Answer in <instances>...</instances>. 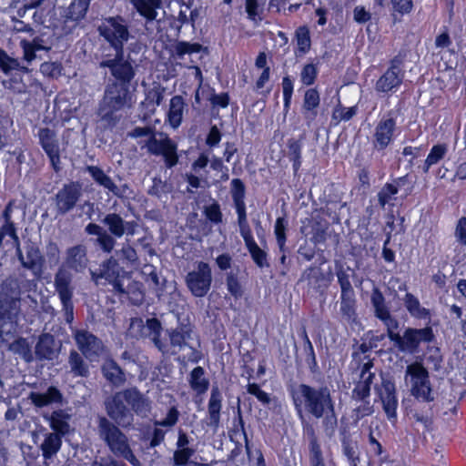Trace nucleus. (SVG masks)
Listing matches in <instances>:
<instances>
[{"label":"nucleus","mask_w":466,"mask_h":466,"mask_svg":"<svg viewBox=\"0 0 466 466\" xmlns=\"http://www.w3.org/2000/svg\"><path fill=\"white\" fill-rule=\"evenodd\" d=\"M0 68L5 73H9L12 70L19 69L20 64L17 59L10 57L5 51L0 48Z\"/></svg>","instance_id":"nucleus-57"},{"label":"nucleus","mask_w":466,"mask_h":466,"mask_svg":"<svg viewBox=\"0 0 466 466\" xmlns=\"http://www.w3.org/2000/svg\"><path fill=\"white\" fill-rule=\"evenodd\" d=\"M448 150H449V147H448L447 144L439 143V144L434 145L431 148V150L424 161V164L422 167L423 172L424 173L429 172L431 167L438 164L441 160H442L445 157V156L447 155Z\"/></svg>","instance_id":"nucleus-38"},{"label":"nucleus","mask_w":466,"mask_h":466,"mask_svg":"<svg viewBox=\"0 0 466 466\" xmlns=\"http://www.w3.org/2000/svg\"><path fill=\"white\" fill-rule=\"evenodd\" d=\"M73 275L64 268H59L55 274L54 287L61 301L65 319L71 323L74 319V305L72 302L74 287L72 285Z\"/></svg>","instance_id":"nucleus-9"},{"label":"nucleus","mask_w":466,"mask_h":466,"mask_svg":"<svg viewBox=\"0 0 466 466\" xmlns=\"http://www.w3.org/2000/svg\"><path fill=\"white\" fill-rule=\"evenodd\" d=\"M195 450L192 448H177L174 452L173 460L176 466H184L194 455Z\"/></svg>","instance_id":"nucleus-56"},{"label":"nucleus","mask_w":466,"mask_h":466,"mask_svg":"<svg viewBox=\"0 0 466 466\" xmlns=\"http://www.w3.org/2000/svg\"><path fill=\"white\" fill-rule=\"evenodd\" d=\"M289 158L292 161L293 169L297 172L301 167L302 141L290 139L288 142Z\"/></svg>","instance_id":"nucleus-46"},{"label":"nucleus","mask_w":466,"mask_h":466,"mask_svg":"<svg viewBox=\"0 0 466 466\" xmlns=\"http://www.w3.org/2000/svg\"><path fill=\"white\" fill-rule=\"evenodd\" d=\"M62 446V436L58 433L46 432L40 445L43 458L47 461L57 454Z\"/></svg>","instance_id":"nucleus-32"},{"label":"nucleus","mask_w":466,"mask_h":466,"mask_svg":"<svg viewBox=\"0 0 466 466\" xmlns=\"http://www.w3.org/2000/svg\"><path fill=\"white\" fill-rule=\"evenodd\" d=\"M318 75V69L313 64H307L301 70L300 80L305 86H310L314 83Z\"/></svg>","instance_id":"nucleus-58"},{"label":"nucleus","mask_w":466,"mask_h":466,"mask_svg":"<svg viewBox=\"0 0 466 466\" xmlns=\"http://www.w3.org/2000/svg\"><path fill=\"white\" fill-rule=\"evenodd\" d=\"M230 192L237 214L245 213V185L239 178L232 179Z\"/></svg>","instance_id":"nucleus-36"},{"label":"nucleus","mask_w":466,"mask_h":466,"mask_svg":"<svg viewBox=\"0 0 466 466\" xmlns=\"http://www.w3.org/2000/svg\"><path fill=\"white\" fill-rule=\"evenodd\" d=\"M70 370L75 377H87L89 375L88 365L76 350H71L68 358Z\"/></svg>","instance_id":"nucleus-41"},{"label":"nucleus","mask_w":466,"mask_h":466,"mask_svg":"<svg viewBox=\"0 0 466 466\" xmlns=\"http://www.w3.org/2000/svg\"><path fill=\"white\" fill-rule=\"evenodd\" d=\"M222 393L218 387L211 389L210 398L208 404V425L217 429L220 421V411L222 409Z\"/></svg>","instance_id":"nucleus-26"},{"label":"nucleus","mask_w":466,"mask_h":466,"mask_svg":"<svg viewBox=\"0 0 466 466\" xmlns=\"http://www.w3.org/2000/svg\"><path fill=\"white\" fill-rule=\"evenodd\" d=\"M132 104L128 86L118 82L107 84L97 112L100 121L106 127H115L122 117L119 112L130 108Z\"/></svg>","instance_id":"nucleus-2"},{"label":"nucleus","mask_w":466,"mask_h":466,"mask_svg":"<svg viewBox=\"0 0 466 466\" xmlns=\"http://www.w3.org/2000/svg\"><path fill=\"white\" fill-rule=\"evenodd\" d=\"M5 238L13 240V247L18 248L20 240L16 233L15 226L2 225L0 228V248L4 245Z\"/></svg>","instance_id":"nucleus-54"},{"label":"nucleus","mask_w":466,"mask_h":466,"mask_svg":"<svg viewBox=\"0 0 466 466\" xmlns=\"http://www.w3.org/2000/svg\"><path fill=\"white\" fill-rule=\"evenodd\" d=\"M191 332V329L187 326H179L167 329V334L169 338V342H167V344L169 351L161 353L163 355L177 354L187 345V340L190 339Z\"/></svg>","instance_id":"nucleus-24"},{"label":"nucleus","mask_w":466,"mask_h":466,"mask_svg":"<svg viewBox=\"0 0 466 466\" xmlns=\"http://www.w3.org/2000/svg\"><path fill=\"white\" fill-rule=\"evenodd\" d=\"M9 350L21 356L26 362L33 360L31 346L26 339L19 338L9 345Z\"/></svg>","instance_id":"nucleus-45"},{"label":"nucleus","mask_w":466,"mask_h":466,"mask_svg":"<svg viewBox=\"0 0 466 466\" xmlns=\"http://www.w3.org/2000/svg\"><path fill=\"white\" fill-rule=\"evenodd\" d=\"M340 312L348 320H354L356 318V299L355 293L340 294Z\"/></svg>","instance_id":"nucleus-43"},{"label":"nucleus","mask_w":466,"mask_h":466,"mask_svg":"<svg viewBox=\"0 0 466 466\" xmlns=\"http://www.w3.org/2000/svg\"><path fill=\"white\" fill-rule=\"evenodd\" d=\"M357 113L356 106H350V107H343L340 106L339 108H336L333 113V118L338 119L339 121H349Z\"/></svg>","instance_id":"nucleus-63"},{"label":"nucleus","mask_w":466,"mask_h":466,"mask_svg":"<svg viewBox=\"0 0 466 466\" xmlns=\"http://www.w3.org/2000/svg\"><path fill=\"white\" fill-rule=\"evenodd\" d=\"M58 349L55 338L48 333L42 334L35 345V355L39 360H52L57 356Z\"/></svg>","instance_id":"nucleus-28"},{"label":"nucleus","mask_w":466,"mask_h":466,"mask_svg":"<svg viewBox=\"0 0 466 466\" xmlns=\"http://www.w3.org/2000/svg\"><path fill=\"white\" fill-rule=\"evenodd\" d=\"M44 418L49 422L50 428L54 431L53 433H58L63 437L69 432L70 416L64 410H55L50 415L44 416Z\"/></svg>","instance_id":"nucleus-31"},{"label":"nucleus","mask_w":466,"mask_h":466,"mask_svg":"<svg viewBox=\"0 0 466 466\" xmlns=\"http://www.w3.org/2000/svg\"><path fill=\"white\" fill-rule=\"evenodd\" d=\"M73 338L77 349L90 361H95L104 351L103 342L86 329H75Z\"/></svg>","instance_id":"nucleus-14"},{"label":"nucleus","mask_w":466,"mask_h":466,"mask_svg":"<svg viewBox=\"0 0 466 466\" xmlns=\"http://www.w3.org/2000/svg\"><path fill=\"white\" fill-rule=\"evenodd\" d=\"M102 222L108 228L109 232L116 238H121L130 225L129 222L124 221V219L116 213L107 214Z\"/></svg>","instance_id":"nucleus-35"},{"label":"nucleus","mask_w":466,"mask_h":466,"mask_svg":"<svg viewBox=\"0 0 466 466\" xmlns=\"http://www.w3.org/2000/svg\"><path fill=\"white\" fill-rule=\"evenodd\" d=\"M46 257L50 265H57L60 260V249L56 243L50 241L46 246Z\"/></svg>","instance_id":"nucleus-61"},{"label":"nucleus","mask_w":466,"mask_h":466,"mask_svg":"<svg viewBox=\"0 0 466 466\" xmlns=\"http://www.w3.org/2000/svg\"><path fill=\"white\" fill-rule=\"evenodd\" d=\"M102 371L106 379L114 385H121L125 382L124 373L113 360H106L102 366Z\"/></svg>","instance_id":"nucleus-40"},{"label":"nucleus","mask_w":466,"mask_h":466,"mask_svg":"<svg viewBox=\"0 0 466 466\" xmlns=\"http://www.w3.org/2000/svg\"><path fill=\"white\" fill-rule=\"evenodd\" d=\"M456 240L462 246H466V218H461L455 228Z\"/></svg>","instance_id":"nucleus-64"},{"label":"nucleus","mask_w":466,"mask_h":466,"mask_svg":"<svg viewBox=\"0 0 466 466\" xmlns=\"http://www.w3.org/2000/svg\"><path fill=\"white\" fill-rule=\"evenodd\" d=\"M90 0H73L67 8L66 17L72 21H78L85 17Z\"/></svg>","instance_id":"nucleus-44"},{"label":"nucleus","mask_w":466,"mask_h":466,"mask_svg":"<svg viewBox=\"0 0 466 466\" xmlns=\"http://www.w3.org/2000/svg\"><path fill=\"white\" fill-rule=\"evenodd\" d=\"M296 41L300 54H306L309 51L311 41L309 31L306 26H300L296 30Z\"/></svg>","instance_id":"nucleus-49"},{"label":"nucleus","mask_w":466,"mask_h":466,"mask_svg":"<svg viewBox=\"0 0 466 466\" xmlns=\"http://www.w3.org/2000/svg\"><path fill=\"white\" fill-rule=\"evenodd\" d=\"M130 4L140 16L147 22H152L157 19L158 10L163 5V0H130Z\"/></svg>","instance_id":"nucleus-25"},{"label":"nucleus","mask_w":466,"mask_h":466,"mask_svg":"<svg viewBox=\"0 0 466 466\" xmlns=\"http://www.w3.org/2000/svg\"><path fill=\"white\" fill-rule=\"evenodd\" d=\"M186 106L187 105L181 96H175L170 99L167 121L174 129L181 125Z\"/></svg>","instance_id":"nucleus-30"},{"label":"nucleus","mask_w":466,"mask_h":466,"mask_svg":"<svg viewBox=\"0 0 466 466\" xmlns=\"http://www.w3.org/2000/svg\"><path fill=\"white\" fill-rule=\"evenodd\" d=\"M91 278L96 284H99V280L101 279H105L117 292L129 293V290L127 289L124 285L126 277L124 275H120L118 263L113 258L104 261L100 265L98 271H91Z\"/></svg>","instance_id":"nucleus-13"},{"label":"nucleus","mask_w":466,"mask_h":466,"mask_svg":"<svg viewBox=\"0 0 466 466\" xmlns=\"http://www.w3.org/2000/svg\"><path fill=\"white\" fill-rule=\"evenodd\" d=\"M253 261L258 268L268 267V263L267 260V253L262 250L257 243H254L248 247H247Z\"/></svg>","instance_id":"nucleus-53"},{"label":"nucleus","mask_w":466,"mask_h":466,"mask_svg":"<svg viewBox=\"0 0 466 466\" xmlns=\"http://www.w3.org/2000/svg\"><path fill=\"white\" fill-rule=\"evenodd\" d=\"M126 391H118L105 400V409L107 416L122 428L132 425L134 421L133 412L125 404Z\"/></svg>","instance_id":"nucleus-11"},{"label":"nucleus","mask_w":466,"mask_h":466,"mask_svg":"<svg viewBox=\"0 0 466 466\" xmlns=\"http://www.w3.org/2000/svg\"><path fill=\"white\" fill-rule=\"evenodd\" d=\"M397 132L396 119L390 114L382 116L374 128L373 147L381 151L389 147L395 139Z\"/></svg>","instance_id":"nucleus-16"},{"label":"nucleus","mask_w":466,"mask_h":466,"mask_svg":"<svg viewBox=\"0 0 466 466\" xmlns=\"http://www.w3.org/2000/svg\"><path fill=\"white\" fill-rule=\"evenodd\" d=\"M162 325L160 321L155 318L148 319L144 326V333L153 342L155 347L160 352L169 351L167 341L161 339Z\"/></svg>","instance_id":"nucleus-27"},{"label":"nucleus","mask_w":466,"mask_h":466,"mask_svg":"<svg viewBox=\"0 0 466 466\" xmlns=\"http://www.w3.org/2000/svg\"><path fill=\"white\" fill-rule=\"evenodd\" d=\"M403 303L408 312L416 319H427L430 310L420 305V300L411 293H406Z\"/></svg>","instance_id":"nucleus-37"},{"label":"nucleus","mask_w":466,"mask_h":466,"mask_svg":"<svg viewBox=\"0 0 466 466\" xmlns=\"http://www.w3.org/2000/svg\"><path fill=\"white\" fill-rule=\"evenodd\" d=\"M20 46L23 49L24 59L27 63H31L36 58V52L50 49V46L40 37H35L31 42L23 39L20 41Z\"/></svg>","instance_id":"nucleus-33"},{"label":"nucleus","mask_w":466,"mask_h":466,"mask_svg":"<svg viewBox=\"0 0 466 466\" xmlns=\"http://www.w3.org/2000/svg\"><path fill=\"white\" fill-rule=\"evenodd\" d=\"M43 75L50 77H57L61 75L62 66L56 62H45L40 66Z\"/></svg>","instance_id":"nucleus-62"},{"label":"nucleus","mask_w":466,"mask_h":466,"mask_svg":"<svg viewBox=\"0 0 466 466\" xmlns=\"http://www.w3.org/2000/svg\"><path fill=\"white\" fill-rule=\"evenodd\" d=\"M86 170L97 184L108 189L115 196L121 197L118 187L113 182L111 177L104 172L103 169L96 166H87Z\"/></svg>","instance_id":"nucleus-34"},{"label":"nucleus","mask_w":466,"mask_h":466,"mask_svg":"<svg viewBox=\"0 0 466 466\" xmlns=\"http://www.w3.org/2000/svg\"><path fill=\"white\" fill-rule=\"evenodd\" d=\"M87 263L86 248L84 245H76L66 249L64 264L60 268H64L67 272L69 268L79 273L86 268Z\"/></svg>","instance_id":"nucleus-20"},{"label":"nucleus","mask_w":466,"mask_h":466,"mask_svg":"<svg viewBox=\"0 0 466 466\" xmlns=\"http://www.w3.org/2000/svg\"><path fill=\"white\" fill-rule=\"evenodd\" d=\"M29 398L32 403L38 408L62 401L60 390L53 386L49 387L46 392H31Z\"/></svg>","instance_id":"nucleus-29"},{"label":"nucleus","mask_w":466,"mask_h":466,"mask_svg":"<svg viewBox=\"0 0 466 466\" xmlns=\"http://www.w3.org/2000/svg\"><path fill=\"white\" fill-rule=\"evenodd\" d=\"M309 462L310 466H326L320 445L315 436H313L309 441Z\"/></svg>","instance_id":"nucleus-51"},{"label":"nucleus","mask_w":466,"mask_h":466,"mask_svg":"<svg viewBox=\"0 0 466 466\" xmlns=\"http://www.w3.org/2000/svg\"><path fill=\"white\" fill-rule=\"evenodd\" d=\"M128 136L140 138L138 144L141 145V147H146L150 154L162 156L167 167L171 168L177 164V145L167 137L157 139L152 129L147 127H137Z\"/></svg>","instance_id":"nucleus-3"},{"label":"nucleus","mask_w":466,"mask_h":466,"mask_svg":"<svg viewBox=\"0 0 466 466\" xmlns=\"http://www.w3.org/2000/svg\"><path fill=\"white\" fill-rule=\"evenodd\" d=\"M125 391L126 402L131 407V411L142 418L147 417L151 411L150 400L137 388H129Z\"/></svg>","instance_id":"nucleus-23"},{"label":"nucleus","mask_w":466,"mask_h":466,"mask_svg":"<svg viewBox=\"0 0 466 466\" xmlns=\"http://www.w3.org/2000/svg\"><path fill=\"white\" fill-rule=\"evenodd\" d=\"M202 46L198 43L179 41L174 46L173 56L178 60H185L186 56L198 54L201 51Z\"/></svg>","instance_id":"nucleus-42"},{"label":"nucleus","mask_w":466,"mask_h":466,"mask_svg":"<svg viewBox=\"0 0 466 466\" xmlns=\"http://www.w3.org/2000/svg\"><path fill=\"white\" fill-rule=\"evenodd\" d=\"M398 329L399 322L387 332V335L398 350L402 353H417L420 343L431 342L434 339L432 329L430 327L423 329L408 328L402 335L398 332Z\"/></svg>","instance_id":"nucleus-6"},{"label":"nucleus","mask_w":466,"mask_h":466,"mask_svg":"<svg viewBox=\"0 0 466 466\" xmlns=\"http://www.w3.org/2000/svg\"><path fill=\"white\" fill-rule=\"evenodd\" d=\"M248 393L255 396L258 401L264 405H268L271 401L270 395L262 390L257 383H248L247 385Z\"/></svg>","instance_id":"nucleus-59"},{"label":"nucleus","mask_w":466,"mask_h":466,"mask_svg":"<svg viewBox=\"0 0 466 466\" xmlns=\"http://www.w3.org/2000/svg\"><path fill=\"white\" fill-rule=\"evenodd\" d=\"M25 250L24 253L20 245L15 248L17 258L22 267L30 270L35 278H41L44 272L45 258L39 248L34 243L28 242Z\"/></svg>","instance_id":"nucleus-15"},{"label":"nucleus","mask_w":466,"mask_h":466,"mask_svg":"<svg viewBox=\"0 0 466 466\" xmlns=\"http://www.w3.org/2000/svg\"><path fill=\"white\" fill-rule=\"evenodd\" d=\"M98 33L116 51L124 50V45L129 40L130 32L126 19L120 15L102 19Z\"/></svg>","instance_id":"nucleus-7"},{"label":"nucleus","mask_w":466,"mask_h":466,"mask_svg":"<svg viewBox=\"0 0 466 466\" xmlns=\"http://www.w3.org/2000/svg\"><path fill=\"white\" fill-rule=\"evenodd\" d=\"M370 301L374 309L376 318L380 319L386 327L387 332L393 329L398 320L391 316L390 309L385 302V298L378 288H374L371 292Z\"/></svg>","instance_id":"nucleus-21"},{"label":"nucleus","mask_w":466,"mask_h":466,"mask_svg":"<svg viewBox=\"0 0 466 466\" xmlns=\"http://www.w3.org/2000/svg\"><path fill=\"white\" fill-rule=\"evenodd\" d=\"M189 385L198 394H203L208 390L209 381L205 377L202 367L198 366L193 369L189 377Z\"/></svg>","instance_id":"nucleus-39"},{"label":"nucleus","mask_w":466,"mask_h":466,"mask_svg":"<svg viewBox=\"0 0 466 466\" xmlns=\"http://www.w3.org/2000/svg\"><path fill=\"white\" fill-rule=\"evenodd\" d=\"M20 290L15 279L5 280L0 289V337L15 329Z\"/></svg>","instance_id":"nucleus-4"},{"label":"nucleus","mask_w":466,"mask_h":466,"mask_svg":"<svg viewBox=\"0 0 466 466\" xmlns=\"http://www.w3.org/2000/svg\"><path fill=\"white\" fill-rule=\"evenodd\" d=\"M380 397L388 419L390 420H395L397 417L398 399L393 381L386 379L382 380Z\"/></svg>","instance_id":"nucleus-22"},{"label":"nucleus","mask_w":466,"mask_h":466,"mask_svg":"<svg viewBox=\"0 0 466 466\" xmlns=\"http://www.w3.org/2000/svg\"><path fill=\"white\" fill-rule=\"evenodd\" d=\"M399 192L398 186L393 183H387L378 193V200L380 205L384 208L387 204H390L395 199V196Z\"/></svg>","instance_id":"nucleus-48"},{"label":"nucleus","mask_w":466,"mask_h":466,"mask_svg":"<svg viewBox=\"0 0 466 466\" xmlns=\"http://www.w3.org/2000/svg\"><path fill=\"white\" fill-rule=\"evenodd\" d=\"M81 197V186L76 183L65 185L56 195L58 213L64 215L72 210Z\"/></svg>","instance_id":"nucleus-19"},{"label":"nucleus","mask_w":466,"mask_h":466,"mask_svg":"<svg viewBox=\"0 0 466 466\" xmlns=\"http://www.w3.org/2000/svg\"><path fill=\"white\" fill-rule=\"evenodd\" d=\"M287 222L284 218H278L274 226L278 246L281 252L285 251Z\"/></svg>","instance_id":"nucleus-52"},{"label":"nucleus","mask_w":466,"mask_h":466,"mask_svg":"<svg viewBox=\"0 0 466 466\" xmlns=\"http://www.w3.org/2000/svg\"><path fill=\"white\" fill-rule=\"evenodd\" d=\"M212 284V270L210 266L203 261L196 264L195 268L186 276V285L193 296L202 298L208 294Z\"/></svg>","instance_id":"nucleus-10"},{"label":"nucleus","mask_w":466,"mask_h":466,"mask_svg":"<svg viewBox=\"0 0 466 466\" xmlns=\"http://www.w3.org/2000/svg\"><path fill=\"white\" fill-rule=\"evenodd\" d=\"M39 144L50 159L56 171L60 169V146L55 130L48 127L40 128L37 133Z\"/></svg>","instance_id":"nucleus-17"},{"label":"nucleus","mask_w":466,"mask_h":466,"mask_svg":"<svg viewBox=\"0 0 466 466\" xmlns=\"http://www.w3.org/2000/svg\"><path fill=\"white\" fill-rule=\"evenodd\" d=\"M319 95L316 89L310 88L305 92L303 109L311 114V118H314L317 115V112L314 110L319 106Z\"/></svg>","instance_id":"nucleus-47"},{"label":"nucleus","mask_w":466,"mask_h":466,"mask_svg":"<svg viewBox=\"0 0 466 466\" xmlns=\"http://www.w3.org/2000/svg\"><path fill=\"white\" fill-rule=\"evenodd\" d=\"M99 438L106 444L109 451L116 457H123L131 447L127 436L113 421L106 417L98 420Z\"/></svg>","instance_id":"nucleus-8"},{"label":"nucleus","mask_w":466,"mask_h":466,"mask_svg":"<svg viewBox=\"0 0 466 466\" xmlns=\"http://www.w3.org/2000/svg\"><path fill=\"white\" fill-rule=\"evenodd\" d=\"M179 412L176 407H172L168 410L167 416L161 420H156L155 426L171 428L175 426L178 420Z\"/></svg>","instance_id":"nucleus-60"},{"label":"nucleus","mask_w":466,"mask_h":466,"mask_svg":"<svg viewBox=\"0 0 466 466\" xmlns=\"http://www.w3.org/2000/svg\"><path fill=\"white\" fill-rule=\"evenodd\" d=\"M100 67H107L111 75L116 78V82L126 84L129 83L136 76V70L129 56H124V50L116 52L114 58L105 59L100 62Z\"/></svg>","instance_id":"nucleus-12"},{"label":"nucleus","mask_w":466,"mask_h":466,"mask_svg":"<svg viewBox=\"0 0 466 466\" xmlns=\"http://www.w3.org/2000/svg\"><path fill=\"white\" fill-rule=\"evenodd\" d=\"M403 77L401 61L395 58L388 70L376 82L375 89L381 93L395 91L401 85Z\"/></svg>","instance_id":"nucleus-18"},{"label":"nucleus","mask_w":466,"mask_h":466,"mask_svg":"<svg viewBox=\"0 0 466 466\" xmlns=\"http://www.w3.org/2000/svg\"><path fill=\"white\" fill-rule=\"evenodd\" d=\"M295 405H303L305 410L313 417L324 418L327 428L333 430L337 425L334 401L330 390L326 386L311 387L300 384L293 393Z\"/></svg>","instance_id":"nucleus-1"},{"label":"nucleus","mask_w":466,"mask_h":466,"mask_svg":"<svg viewBox=\"0 0 466 466\" xmlns=\"http://www.w3.org/2000/svg\"><path fill=\"white\" fill-rule=\"evenodd\" d=\"M227 289L235 299L242 296L243 290L238 281V276L233 272L227 274L226 278Z\"/></svg>","instance_id":"nucleus-55"},{"label":"nucleus","mask_w":466,"mask_h":466,"mask_svg":"<svg viewBox=\"0 0 466 466\" xmlns=\"http://www.w3.org/2000/svg\"><path fill=\"white\" fill-rule=\"evenodd\" d=\"M404 381L416 400L423 402H431L435 400L429 371L421 362L415 361L406 367Z\"/></svg>","instance_id":"nucleus-5"},{"label":"nucleus","mask_w":466,"mask_h":466,"mask_svg":"<svg viewBox=\"0 0 466 466\" xmlns=\"http://www.w3.org/2000/svg\"><path fill=\"white\" fill-rule=\"evenodd\" d=\"M238 223L239 227V232L241 237L244 239L246 247H248L254 243H256L249 225L248 223L247 212L238 214Z\"/></svg>","instance_id":"nucleus-50"}]
</instances>
